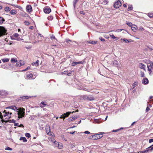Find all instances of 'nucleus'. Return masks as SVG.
I'll list each match as a JSON object with an SVG mask.
<instances>
[{
    "mask_svg": "<svg viewBox=\"0 0 153 153\" xmlns=\"http://www.w3.org/2000/svg\"><path fill=\"white\" fill-rule=\"evenodd\" d=\"M140 75L142 77H145V74L142 71L140 72Z\"/></svg>",
    "mask_w": 153,
    "mask_h": 153,
    "instance_id": "nucleus-43",
    "label": "nucleus"
},
{
    "mask_svg": "<svg viewBox=\"0 0 153 153\" xmlns=\"http://www.w3.org/2000/svg\"><path fill=\"white\" fill-rule=\"evenodd\" d=\"M3 116H2V113H1V112H0V118L1 119V121L3 123L4 122H5V120H4L3 118Z\"/></svg>",
    "mask_w": 153,
    "mask_h": 153,
    "instance_id": "nucleus-29",
    "label": "nucleus"
},
{
    "mask_svg": "<svg viewBox=\"0 0 153 153\" xmlns=\"http://www.w3.org/2000/svg\"><path fill=\"white\" fill-rule=\"evenodd\" d=\"M46 104L44 102H42L40 103V107L43 108L45 107L46 105Z\"/></svg>",
    "mask_w": 153,
    "mask_h": 153,
    "instance_id": "nucleus-25",
    "label": "nucleus"
},
{
    "mask_svg": "<svg viewBox=\"0 0 153 153\" xmlns=\"http://www.w3.org/2000/svg\"><path fill=\"white\" fill-rule=\"evenodd\" d=\"M25 24L26 25H30V23L29 22L25 21L24 22Z\"/></svg>",
    "mask_w": 153,
    "mask_h": 153,
    "instance_id": "nucleus-45",
    "label": "nucleus"
},
{
    "mask_svg": "<svg viewBox=\"0 0 153 153\" xmlns=\"http://www.w3.org/2000/svg\"><path fill=\"white\" fill-rule=\"evenodd\" d=\"M45 129H46V131L47 134L48 135H50V131H51L50 127H49L48 126L46 127Z\"/></svg>",
    "mask_w": 153,
    "mask_h": 153,
    "instance_id": "nucleus-19",
    "label": "nucleus"
},
{
    "mask_svg": "<svg viewBox=\"0 0 153 153\" xmlns=\"http://www.w3.org/2000/svg\"><path fill=\"white\" fill-rule=\"evenodd\" d=\"M111 98H109L108 99H107L106 100V101L107 102H109L110 101H111Z\"/></svg>",
    "mask_w": 153,
    "mask_h": 153,
    "instance_id": "nucleus-60",
    "label": "nucleus"
},
{
    "mask_svg": "<svg viewBox=\"0 0 153 153\" xmlns=\"http://www.w3.org/2000/svg\"><path fill=\"white\" fill-rule=\"evenodd\" d=\"M1 60L4 62H7L9 61V59L5 58L2 59Z\"/></svg>",
    "mask_w": 153,
    "mask_h": 153,
    "instance_id": "nucleus-31",
    "label": "nucleus"
},
{
    "mask_svg": "<svg viewBox=\"0 0 153 153\" xmlns=\"http://www.w3.org/2000/svg\"><path fill=\"white\" fill-rule=\"evenodd\" d=\"M27 11L28 12H30L32 10V7L30 5H28L26 7Z\"/></svg>",
    "mask_w": 153,
    "mask_h": 153,
    "instance_id": "nucleus-14",
    "label": "nucleus"
},
{
    "mask_svg": "<svg viewBox=\"0 0 153 153\" xmlns=\"http://www.w3.org/2000/svg\"><path fill=\"white\" fill-rule=\"evenodd\" d=\"M23 65L24 64H22L20 62H17V63L16 64V67H19Z\"/></svg>",
    "mask_w": 153,
    "mask_h": 153,
    "instance_id": "nucleus-26",
    "label": "nucleus"
},
{
    "mask_svg": "<svg viewBox=\"0 0 153 153\" xmlns=\"http://www.w3.org/2000/svg\"><path fill=\"white\" fill-rule=\"evenodd\" d=\"M13 36L15 37H17L19 36V35L17 33H15L13 34Z\"/></svg>",
    "mask_w": 153,
    "mask_h": 153,
    "instance_id": "nucleus-44",
    "label": "nucleus"
},
{
    "mask_svg": "<svg viewBox=\"0 0 153 153\" xmlns=\"http://www.w3.org/2000/svg\"><path fill=\"white\" fill-rule=\"evenodd\" d=\"M133 9V7L132 6V5H128V10H132Z\"/></svg>",
    "mask_w": 153,
    "mask_h": 153,
    "instance_id": "nucleus-35",
    "label": "nucleus"
},
{
    "mask_svg": "<svg viewBox=\"0 0 153 153\" xmlns=\"http://www.w3.org/2000/svg\"><path fill=\"white\" fill-rule=\"evenodd\" d=\"M153 142V138L149 139V143H151Z\"/></svg>",
    "mask_w": 153,
    "mask_h": 153,
    "instance_id": "nucleus-59",
    "label": "nucleus"
},
{
    "mask_svg": "<svg viewBox=\"0 0 153 153\" xmlns=\"http://www.w3.org/2000/svg\"><path fill=\"white\" fill-rule=\"evenodd\" d=\"M88 43L92 44H95L97 43L96 41H88Z\"/></svg>",
    "mask_w": 153,
    "mask_h": 153,
    "instance_id": "nucleus-24",
    "label": "nucleus"
},
{
    "mask_svg": "<svg viewBox=\"0 0 153 153\" xmlns=\"http://www.w3.org/2000/svg\"><path fill=\"white\" fill-rule=\"evenodd\" d=\"M87 98H88V96L86 95H83L82 96L80 97V99L81 100H87Z\"/></svg>",
    "mask_w": 153,
    "mask_h": 153,
    "instance_id": "nucleus-22",
    "label": "nucleus"
},
{
    "mask_svg": "<svg viewBox=\"0 0 153 153\" xmlns=\"http://www.w3.org/2000/svg\"><path fill=\"white\" fill-rule=\"evenodd\" d=\"M20 140H22L24 142H26L27 141V140L25 137H21Z\"/></svg>",
    "mask_w": 153,
    "mask_h": 153,
    "instance_id": "nucleus-27",
    "label": "nucleus"
},
{
    "mask_svg": "<svg viewBox=\"0 0 153 153\" xmlns=\"http://www.w3.org/2000/svg\"><path fill=\"white\" fill-rule=\"evenodd\" d=\"M30 67H27L25 69V70H23V71H27V70H28V69L29 68H30Z\"/></svg>",
    "mask_w": 153,
    "mask_h": 153,
    "instance_id": "nucleus-62",
    "label": "nucleus"
},
{
    "mask_svg": "<svg viewBox=\"0 0 153 153\" xmlns=\"http://www.w3.org/2000/svg\"><path fill=\"white\" fill-rule=\"evenodd\" d=\"M150 65L149 66H150V67L152 69L153 68V62H150L149 63Z\"/></svg>",
    "mask_w": 153,
    "mask_h": 153,
    "instance_id": "nucleus-39",
    "label": "nucleus"
},
{
    "mask_svg": "<svg viewBox=\"0 0 153 153\" xmlns=\"http://www.w3.org/2000/svg\"><path fill=\"white\" fill-rule=\"evenodd\" d=\"M58 143L57 142H56H56H55L54 143H53V144L54 145V146L55 147H57L58 145V143Z\"/></svg>",
    "mask_w": 153,
    "mask_h": 153,
    "instance_id": "nucleus-49",
    "label": "nucleus"
},
{
    "mask_svg": "<svg viewBox=\"0 0 153 153\" xmlns=\"http://www.w3.org/2000/svg\"><path fill=\"white\" fill-rule=\"evenodd\" d=\"M59 118L61 119H62V118L64 120V119H65V117H64V116H63V115H61L60 117Z\"/></svg>",
    "mask_w": 153,
    "mask_h": 153,
    "instance_id": "nucleus-58",
    "label": "nucleus"
},
{
    "mask_svg": "<svg viewBox=\"0 0 153 153\" xmlns=\"http://www.w3.org/2000/svg\"><path fill=\"white\" fill-rule=\"evenodd\" d=\"M25 109L22 108H21L17 111V114L18 115V120L24 117L25 115Z\"/></svg>",
    "mask_w": 153,
    "mask_h": 153,
    "instance_id": "nucleus-1",
    "label": "nucleus"
},
{
    "mask_svg": "<svg viewBox=\"0 0 153 153\" xmlns=\"http://www.w3.org/2000/svg\"><path fill=\"white\" fill-rule=\"evenodd\" d=\"M84 133L85 134H89L90 133V132L88 131H85L84 132Z\"/></svg>",
    "mask_w": 153,
    "mask_h": 153,
    "instance_id": "nucleus-61",
    "label": "nucleus"
},
{
    "mask_svg": "<svg viewBox=\"0 0 153 153\" xmlns=\"http://www.w3.org/2000/svg\"><path fill=\"white\" fill-rule=\"evenodd\" d=\"M26 137L29 138L30 137V135L29 133H26L25 134Z\"/></svg>",
    "mask_w": 153,
    "mask_h": 153,
    "instance_id": "nucleus-46",
    "label": "nucleus"
},
{
    "mask_svg": "<svg viewBox=\"0 0 153 153\" xmlns=\"http://www.w3.org/2000/svg\"><path fill=\"white\" fill-rule=\"evenodd\" d=\"M147 68H148V70L149 71V74H150L151 73V72H152V71L151 70V68L150 67V66H148V65Z\"/></svg>",
    "mask_w": 153,
    "mask_h": 153,
    "instance_id": "nucleus-48",
    "label": "nucleus"
},
{
    "mask_svg": "<svg viewBox=\"0 0 153 153\" xmlns=\"http://www.w3.org/2000/svg\"><path fill=\"white\" fill-rule=\"evenodd\" d=\"M9 108L14 110V111H17L18 110V109H17V107L16 106L14 105L10 106L6 108V109Z\"/></svg>",
    "mask_w": 153,
    "mask_h": 153,
    "instance_id": "nucleus-7",
    "label": "nucleus"
},
{
    "mask_svg": "<svg viewBox=\"0 0 153 153\" xmlns=\"http://www.w3.org/2000/svg\"><path fill=\"white\" fill-rule=\"evenodd\" d=\"M94 98L91 96H88L87 100L91 101L94 100Z\"/></svg>",
    "mask_w": 153,
    "mask_h": 153,
    "instance_id": "nucleus-20",
    "label": "nucleus"
},
{
    "mask_svg": "<svg viewBox=\"0 0 153 153\" xmlns=\"http://www.w3.org/2000/svg\"><path fill=\"white\" fill-rule=\"evenodd\" d=\"M121 5L122 4L121 1L120 0H118L114 3V8H118L120 7Z\"/></svg>",
    "mask_w": 153,
    "mask_h": 153,
    "instance_id": "nucleus-4",
    "label": "nucleus"
},
{
    "mask_svg": "<svg viewBox=\"0 0 153 153\" xmlns=\"http://www.w3.org/2000/svg\"><path fill=\"white\" fill-rule=\"evenodd\" d=\"M121 42H125V43H129V42H132V40L131 39H129V40H128L127 39H125V38H124V39H121Z\"/></svg>",
    "mask_w": 153,
    "mask_h": 153,
    "instance_id": "nucleus-8",
    "label": "nucleus"
},
{
    "mask_svg": "<svg viewBox=\"0 0 153 153\" xmlns=\"http://www.w3.org/2000/svg\"><path fill=\"white\" fill-rule=\"evenodd\" d=\"M94 121L96 123H98V120L97 119H94Z\"/></svg>",
    "mask_w": 153,
    "mask_h": 153,
    "instance_id": "nucleus-63",
    "label": "nucleus"
},
{
    "mask_svg": "<svg viewBox=\"0 0 153 153\" xmlns=\"http://www.w3.org/2000/svg\"><path fill=\"white\" fill-rule=\"evenodd\" d=\"M50 38L51 39H55L56 40V41H57V39L55 38V36L53 35H52L51 36Z\"/></svg>",
    "mask_w": 153,
    "mask_h": 153,
    "instance_id": "nucleus-42",
    "label": "nucleus"
},
{
    "mask_svg": "<svg viewBox=\"0 0 153 153\" xmlns=\"http://www.w3.org/2000/svg\"><path fill=\"white\" fill-rule=\"evenodd\" d=\"M126 24L130 27H131L132 25L131 23L129 22H126Z\"/></svg>",
    "mask_w": 153,
    "mask_h": 153,
    "instance_id": "nucleus-37",
    "label": "nucleus"
},
{
    "mask_svg": "<svg viewBox=\"0 0 153 153\" xmlns=\"http://www.w3.org/2000/svg\"><path fill=\"white\" fill-rule=\"evenodd\" d=\"M104 134V132H100L98 134H96L92 136L93 139L94 140H97L103 137V134Z\"/></svg>",
    "mask_w": 153,
    "mask_h": 153,
    "instance_id": "nucleus-2",
    "label": "nucleus"
},
{
    "mask_svg": "<svg viewBox=\"0 0 153 153\" xmlns=\"http://www.w3.org/2000/svg\"><path fill=\"white\" fill-rule=\"evenodd\" d=\"M31 97H28L27 96H23L21 97V98H22V99L24 100L25 99H29V98H30Z\"/></svg>",
    "mask_w": 153,
    "mask_h": 153,
    "instance_id": "nucleus-28",
    "label": "nucleus"
},
{
    "mask_svg": "<svg viewBox=\"0 0 153 153\" xmlns=\"http://www.w3.org/2000/svg\"><path fill=\"white\" fill-rule=\"evenodd\" d=\"M110 37L113 39H117V37H115L114 35H110Z\"/></svg>",
    "mask_w": 153,
    "mask_h": 153,
    "instance_id": "nucleus-51",
    "label": "nucleus"
},
{
    "mask_svg": "<svg viewBox=\"0 0 153 153\" xmlns=\"http://www.w3.org/2000/svg\"><path fill=\"white\" fill-rule=\"evenodd\" d=\"M78 117L77 116H74V117H72L68 118L69 121H71L73 120H75V119L78 118Z\"/></svg>",
    "mask_w": 153,
    "mask_h": 153,
    "instance_id": "nucleus-17",
    "label": "nucleus"
},
{
    "mask_svg": "<svg viewBox=\"0 0 153 153\" xmlns=\"http://www.w3.org/2000/svg\"><path fill=\"white\" fill-rule=\"evenodd\" d=\"M152 150H153V145L148 147L146 149L143 151L142 152H140V153H145L146 152H152Z\"/></svg>",
    "mask_w": 153,
    "mask_h": 153,
    "instance_id": "nucleus-3",
    "label": "nucleus"
},
{
    "mask_svg": "<svg viewBox=\"0 0 153 153\" xmlns=\"http://www.w3.org/2000/svg\"><path fill=\"white\" fill-rule=\"evenodd\" d=\"M10 122H12V123H14V124L15 123V122H16V120H14L13 119H12V120H10Z\"/></svg>",
    "mask_w": 153,
    "mask_h": 153,
    "instance_id": "nucleus-55",
    "label": "nucleus"
},
{
    "mask_svg": "<svg viewBox=\"0 0 153 153\" xmlns=\"http://www.w3.org/2000/svg\"><path fill=\"white\" fill-rule=\"evenodd\" d=\"M4 10L6 11H8L10 10V9L8 7H6L4 8Z\"/></svg>",
    "mask_w": 153,
    "mask_h": 153,
    "instance_id": "nucleus-34",
    "label": "nucleus"
},
{
    "mask_svg": "<svg viewBox=\"0 0 153 153\" xmlns=\"http://www.w3.org/2000/svg\"><path fill=\"white\" fill-rule=\"evenodd\" d=\"M33 74L32 73H30L27 74L26 76V79H33L34 78H33Z\"/></svg>",
    "mask_w": 153,
    "mask_h": 153,
    "instance_id": "nucleus-11",
    "label": "nucleus"
},
{
    "mask_svg": "<svg viewBox=\"0 0 153 153\" xmlns=\"http://www.w3.org/2000/svg\"><path fill=\"white\" fill-rule=\"evenodd\" d=\"M4 21V20L2 17H0V24H2Z\"/></svg>",
    "mask_w": 153,
    "mask_h": 153,
    "instance_id": "nucleus-36",
    "label": "nucleus"
},
{
    "mask_svg": "<svg viewBox=\"0 0 153 153\" xmlns=\"http://www.w3.org/2000/svg\"><path fill=\"white\" fill-rule=\"evenodd\" d=\"M143 84H147L149 83V80L147 78H145L143 79L142 81Z\"/></svg>",
    "mask_w": 153,
    "mask_h": 153,
    "instance_id": "nucleus-12",
    "label": "nucleus"
},
{
    "mask_svg": "<svg viewBox=\"0 0 153 153\" xmlns=\"http://www.w3.org/2000/svg\"><path fill=\"white\" fill-rule=\"evenodd\" d=\"M50 141L52 142L53 143H54L56 142V140L53 138H51L49 140Z\"/></svg>",
    "mask_w": 153,
    "mask_h": 153,
    "instance_id": "nucleus-41",
    "label": "nucleus"
},
{
    "mask_svg": "<svg viewBox=\"0 0 153 153\" xmlns=\"http://www.w3.org/2000/svg\"><path fill=\"white\" fill-rule=\"evenodd\" d=\"M103 42L105 41V40L104 39L102 38L101 37H100L99 38Z\"/></svg>",
    "mask_w": 153,
    "mask_h": 153,
    "instance_id": "nucleus-54",
    "label": "nucleus"
},
{
    "mask_svg": "<svg viewBox=\"0 0 153 153\" xmlns=\"http://www.w3.org/2000/svg\"><path fill=\"white\" fill-rule=\"evenodd\" d=\"M80 13L81 14L85 15V12L83 11H81L80 12Z\"/></svg>",
    "mask_w": 153,
    "mask_h": 153,
    "instance_id": "nucleus-56",
    "label": "nucleus"
},
{
    "mask_svg": "<svg viewBox=\"0 0 153 153\" xmlns=\"http://www.w3.org/2000/svg\"><path fill=\"white\" fill-rule=\"evenodd\" d=\"M6 32L5 30L2 29V28H0V37L2 36L3 34H4Z\"/></svg>",
    "mask_w": 153,
    "mask_h": 153,
    "instance_id": "nucleus-15",
    "label": "nucleus"
},
{
    "mask_svg": "<svg viewBox=\"0 0 153 153\" xmlns=\"http://www.w3.org/2000/svg\"><path fill=\"white\" fill-rule=\"evenodd\" d=\"M5 113V114L3 115L4 117L7 116L8 117L7 119H10V118L12 114L11 112H10L9 111H7L6 110H4L3 111Z\"/></svg>",
    "mask_w": 153,
    "mask_h": 153,
    "instance_id": "nucleus-5",
    "label": "nucleus"
},
{
    "mask_svg": "<svg viewBox=\"0 0 153 153\" xmlns=\"http://www.w3.org/2000/svg\"><path fill=\"white\" fill-rule=\"evenodd\" d=\"M65 41L67 43H69V42H71V40L68 39H66L65 40Z\"/></svg>",
    "mask_w": 153,
    "mask_h": 153,
    "instance_id": "nucleus-57",
    "label": "nucleus"
},
{
    "mask_svg": "<svg viewBox=\"0 0 153 153\" xmlns=\"http://www.w3.org/2000/svg\"><path fill=\"white\" fill-rule=\"evenodd\" d=\"M139 66L140 68L143 69L145 70V68L146 66L143 64L142 63H140Z\"/></svg>",
    "mask_w": 153,
    "mask_h": 153,
    "instance_id": "nucleus-16",
    "label": "nucleus"
},
{
    "mask_svg": "<svg viewBox=\"0 0 153 153\" xmlns=\"http://www.w3.org/2000/svg\"><path fill=\"white\" fill-rule=\"evenodd\" d=\"M78 0H74L73 1V6L74 8L75 7L76 4L78 2Z\"/></svg>",
    "mask_w": 153,
    "mask_h": 153,
    "instance_id": "nucleus-32",
    "label": "nucleus"
},
{
    "mask_svg": "<svg viewBox=\"0 0 153 153\" xmlns=\"http://www.w3.org/2000/svg\"><path fill=\"white\" fill-rule=\"evenodd\" d=\"M84 63V61H79V62H72V65L73 66H75L77 64H82Z\"/></svg>",
    "mask_w": 153,
    "mask_h": 153,
    "instance_id": "nucleus-10",
    "label": "nucleus"
},
{
    "mask_svg": "<svg viewBox=\"0 0 153 153\" xmlns=\"http://www.w3.org/2000/svg\"><path fill=\"white\" fill-rule=\"evenodd\" d=\"M123 127H122L121 128H120L118 129H116V130H114L112 131V132H117L120 130H121L122 129H123Z\"/></svg>",
    "mask_w": 153,
    "mask_h": 153,
    "instance_id": "nucleus-38",
    "label": "nucleus"
},
{
    "mask_svg": "<svg viewBox=\"0 0 153 153\" xmlns=\"http://www.w3.org/2000/svg\"><path fill=\"white\" fill-rule=\"evenodd\" d=\"M113 64L114 66H117L119 65V62L117 60H114L113 62Z\"/></svg>",
    "mask_w": 153,
    "mask_h": 153,
    "instance_id": "nucleus-23",
    "label": "nucleus"
},
{
    "mask_svg": "<svg viewBox=\"0 0 153 153\" xmlns=\"http://www.w3.org/2000/svg\"><path fill=\"white\" fill-rule=\"evenodd\" d=\"M149 16L150 17H153V14H150V15H149Z\"/></svg>",
    "mask_w": 153,
    "mask_h": 153,
    "instance_id": "nucleus-64",
    "label": "nucleus"
},
{
    "mask_svg": "<svg viewBox=\"0 0 153 153\" xmlns=\"http://www.w3.org/2000/svg\"><path fill=\"white\" fill-rule=\"evenodd\" d=\"M48 20L51 21L53 19V17L52 16H50L48 17Z\"/></svg>",
    "mask_w": 153,
    "mask_h": 153,
    "instance_id": "nucleus-40",
    "label": "nucleus"
},
{
    "mask_svg": "<svg viewBox=\"0 0 153 153\" xmlns=\"http://www.w3.org/2000/svg\"><path fill=\"white\" fill-rule=\"evenodd\" d=\"M74 112H75V111H73L72 112H67L66 113H64V114H63V115L64 116V117H65V118L66 117H68L69 116V115H70V114L73 113H74Z\"/></svg>",
    "mask_w": 153,
    "mask_h": 153,
    "instance_id": "nucleus-13",
    "label": "nucleus"
},
{
    "mask_svg": "<svg viewBox=\"0 0 153 153\" xmlns=\"http://www.w3.org/2000/svg\"><path fill=\"white\" fill-rule=\"evenodd\" d=\"M44 11L46 14H49L51 11V10L49 7H45L44 9Z\"/></svg>",
    "mask_w": 153,
    "mask_h": 153,
    "instance_id": "nucleus-6",
    "label": "nucleus"
},
{
    "mask_svg": "<svg viewBox=\"0 0 153 153\" xmlns=\"http://www.w3.org/2000/svg\"><path fill=\"white\" fill-rule=\"evenodd\" d=\"M5 149L6 150H12V149L11 148L8 147L6 148Z\"/></svg>",
    "mask_w": 153,
    "mask_h": 153,
    "instance_id": "nucleus-50",
    "label": "nucleus"
},
{
    "mask_svg": "<svg viewBox=\"0 0 153 153\" xmlns=\"http://www.w3.org/2000/svg\"><path fill=\"white\" fill-rule=\"evenodd\" d=\"M10 13L11 14H14L16 13V12L14 10H11L10 11Z\"/></svg>",
    "mask_w": 153,
    "mask_h": 153,
    "instance_id": "nucleus-47",
    "label": "nucleus"
},
{
    "mask_svg": "<svg viewBox=\"0 0 153 153\" xmlns=\"http://www.w3.org/2000/svg\"><path fill=\"white\" fill-rule=\"evenodd\" d=\"M0 94L2 96H4L7 95L8 93L5 90H2L0 91Z\"/></svg>",
    "mask_w": 153,
    "mask_h": 153,
    "instance_id": "nucleus-9",
    "label": "nucleus"
},
{
    "mask_svg": "<svg viewBox=\"0 0 153 153\" xmlns=\"http://www.w3.org/2000/svg\"><path fill=\"white\" fill-rule=\"evenodd\" d=\"M57 147H58L59 148L61 149L62 148V144L61 143H58V145Z\"/></svg>",
    "mask_w": 153,
    "mask_h": 153,
    "instance_id": "nucleus-30",
    "label": "nucleus"
},
{
    "mask_svg": "<svg viewBox=\"0 0 153 153\" xmlns=\"http://www.w3.org/2000/svg\"><path fill=\"white\" fill-rule=\"evenodd\" d=\"M137 28V26L134 25H132L131 26V28L133 31L134 32H135Z\"/></svg>",
    "mask_w": 153,
    "mask_h": 153,
    "instance_id": "nucleus-21",
    "label": "nucleus"
},
{
    "mask_svg": "<svg viewBox=\"0 0 153 153\" xmlns=\"http://www.w3.org/2000/svg\"><path fill=\"white\" fill-rule=\"evenodd\" d=\"M11 62L13 63H14L17 62V61L14 58H12L11 59Z\"/></svg>",
    "mask_w": 153,
    "mask_h": 153,
    "instance_id": "nucleus-33",
    "label": "nucleus"
},
{
    "mask_svg": "<svg viewBox=\"0 0 153 153\" xmlns=\"http://www.w3.org/2000/svg\"><path fill=\"white\" fill-rule=\"evenodd\" d=\"M39 60H37L35 62H33L32 63V65L33 66H35L36 67H37L39 65Z\"/></svg>",
    "mask_w": 153,
    "mask_h": 153,
    "instance_id": "nucleus-18",
    "label": "nucleus"
},
{
    "mask_svg": "<svg viewBox=\"0 0 153 153\" xmlns=\"http://www.w3.org/2000/svg\"><path fill=\"white\" fill-rule=\"evenodd\" d=\"M14 126H19V123H16V122L14 124Z\"/></svg>",
    "mask_w": 153,
    "mask_h": 153,
    "instance_id": "nucleus-52",
    "label": "nucleus"
},
{
    "mask_svg": "<svg viewBox=\"0 0 153 153\" xmlns=\"http://www.w3.org/2000/svg\"><path fill=\"white\" fill-rule=\"evenodd\" d=\"M150 109L149 108L148 106H147L146 107V112H147L148 111L150 110Z\"/></svg>",
    "mask_w": 153,
    "mask_h": 153,
    "instance_id": "nucleus-53",
    "label": "nucleus"
}]
</instances>
